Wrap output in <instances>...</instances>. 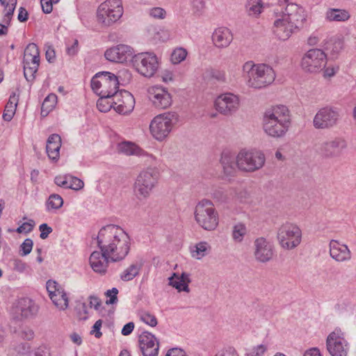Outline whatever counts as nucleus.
Segmentation results:
<instances>
[{"instance_id": "49530a36", "label": "nucleus", "mask_w": 356, "mask_h": 356, "mask_svg": "<svg viewBox=\"0 0 356 356\" xmlns=\"http://www.w3.org/2000/svg\"><path fill=\"white\" fill-rule=\"evenodd\" d=\"M187 56V51L184 48H177L173 51L171 54V61L174 64L180 63L185 60Z\"/></svg>"}, {"instance_id": "09e8293b", "label": "nucleus", "mask_w": 356, "mask_h": 356, "mask_svg": "<svg viewBox=\"0 0 356 356\" xmlns=\"http://www.w3.org/2000/svg\"><path fill=\"white\" fill-rule=\"evenodd\" d=\"M212 197L218 202H225L228 199L227 194L223 188H216L212 193Z\"/></svg>"}, {"instance_id": "bb28decb", "label": "nucleus", "mask_w": 356, "mask_h": 356, "mask_svg": "<svg viewBox=\"0 0 356 356\" xmlns=\"http://www.w3.org/2000/svg\"><path fill=\"white\" fill-rule=\"evenodd\" d=\"M220 163L225 175L234 176L238 168L237 156L229 150H224L221 154Z\"/></svg>"}, {"instance_id": "de8ad7c7", "label": "nucleus", "mask_w": 356, "mask_h": 356, "mask_svg": "<svg viewBox=\"0 0 356 356\" xmlns=\"http://www.w3.org/2000/svg\"><path fill=\"white\" fill-rule=\"evenodd\" d=\"M266 350L267 346L264 344H260L254 346L252 349L249 350L245 353V356H262Z\"/></svg>"}, {"instance_id": "4be33fe9", "label": "nucleus", "mask_w": 356, "mask_h": 356, "mask_svg": "<svg viewBox=\"0 0 356 356\" xmlns=\"http://www.w3.org/2000/svg\"><path fill=\"white\" fill-rule=\"evenodd\" d=\"M138 343L143 356H158L159 343L154 334L143 332L139 336Z\"/></svg>"}, {"instance_id": "0e129e2a", "label": "nucleus", "mask_w": 356, "mask_h": 356, "mask_svg": "<svg viewBox=\"0 0 356 356\" xmlns=\"http://www.w3.org/2000/svg\"><path fill=\"white\" fill-rule=\"evenodd\" d=\"M89 300L90 307L98 310L102 304L101 300L96 296H90Z\"/></svg>"}, {"instance_id": "4468645a", "label": "nucleus", "mask_w": 356, "mask_h": 356, "mask_svg": "<svg viewBox=\"0 0 356 356\" xmlns=\"http://www.w3.org/2000/svg\"><path fill=\"white\" fill-rule=\"evenodd\" d=\"M326 348L331 356H347L349 344L340 329H335L328 334Z\"/></svg>"}, {"instance_id": "8fccbe9b", "label": "nucleus", "mask_w": 356, "mask_h": 356, "mask_svg": "<svg viewBox=\"0 0 356 356\" xmlns=\"http://www.w3.org/2000/svg\"><path fill=\"white\" fill-rule=\"evenodd\" d=\"M27 356H50V350L47 346L42 345L30 352Z\"/></svg>"}, {"instance_id": "6ab92c4d", "label": "nucleus", "mask_w": 356, "mask_h": 356, "mask_svg": "<svg viewBox=\"0 0 356 356\" xmlns=\"http://www.w3.org/2000/svg\"><path fill=\"white\" fill-rule=\"evenodd\" d=\"M113 109L120 114L131 113L135 106L134 96L127 90H120L112 96Z\"/></svg>"}, {"instance_id": "0eeeda50", "label": "nucleus", "mask_w": 356, "mask_h": 356, "mask_svg": "<svg viewBox=\"0 0 356 356\" xmlns=\"http://www.w3.org/2000/svg\"><path fill=\"white\" fill-rule=\"evenodd\" d=\"M159 178V170L156 168H147L137 176L134 185V191L138 199L147 198L156 186Z\"/></svg>"}, {"instance_id": "9d476101", "label": "nucleus", "mask_w": 356, "mask_h": 356, "mask_svg": "<svg viewBox=\"0 0 356 356\" xmlns=\"http://www.w3.org/2000/svg\"><path fill=\"white\" fill-rule=\"evenodd\" d=\"M265 162L264 154L259 150H241L237 155L238 168L243 172H255L261 169Z\"/></svg>"}, {"instance_id": "c03bdc74", "label": "nucleus", "mask_w": 356, "mask_h": 356, "mask_svg": "<svg viewBox=\"0 0 356 356\" xmlns=\"http://www.w3.org/2000/svg\"><path fill=\"white\" fill-rule=\"evenodd\" d=\"M139 317L143 322L151 327H155L158 323L156 316L148 312L140 311Z\"/></svg>"}, {"instance_id": "cd10ccee", "label": "nucleus", "mask_w": 356, "mask_h": 356, "mask_svg": "<svg viewBox=\"0 0 356 356\" xmlns=\"http://www.w3.org/2000/svg\"><path fill=\"white\" fill-rule=\"evenodd\" d=\"M154 106L159 109L168 108L172 102L171 96L167 90L163 88L153 89V92L149 97Z\"/></svg>"}, {"instance_id": "37998d69", "label": "nucleus", "mask_w": 356, "mask_h": 356, "mask_svg": "<svg viewBox=\"0 0 356 356\" xmlns=\"http://www.w3.org/2000/svg\"><path fill=\"white\" fill-rule=\"evenodd\" d=\"M16 5L17 0H8V2L6 6V13L4 14L3 19V22L5 24L10 25Z\"/></svg>"}, {"instance_id": "f704fd0d", "label": "nucleus", "mask_w": 356, "mask_h": 356, "mask_svg": "<svg viewBox=\"0 0 356 356\" xmlns=\"http://www.w3.org/2000/svg\"><path fill=\"white\" fill-rule=\"evenodd\" d=\"M326 18L331 22H345L350 18V15L346 10L331 8L327 11Z\"/></svg>"}, {"instance_id": "ddd939ff", "label": "nucleus", "mask_w": 356, "mask_h": 356, "mask_svg": "<svg viewBox=\"0 0 356 356\" xmlns=\"http://www.w3.org/2000/svg\"><path fill=\"white\" fill-rule=\"evenodd\" d=\"M341 115L337 108L326 106L321 108L315 115L313 124L316 129H330L336 126Z\"/></svg>"}, {"instance_id": "2eb2a0df", "label": "nucleus", "mask_w": 356, "mask_h": 356, "mask_svg": "<svg viewBox=\"0 0 356 356\" xmlns=\"http://www.w3.org/2000/svg\"><path fill=\"white\" fill-rule=\"evenodd\" d=\"M277 17H282L287 23H289L291 27L298 30L303 24L306 17L304 9L296 3H288L284 10L282 8V11L279 9L275 10Z\"/></svg>"}, {"instance_id": "9b49d317", "label": "nucleus", "mask_w": 356, "mask_h": 356, "mask_svg": "<svg viewBox=\"0 0 356 356\" xmlns=\"http://www.w3.org/2000/svg\"><path fill=\"white\" fill-rule=\"evenodd\" d=\"M22 63L24 78L32 83L40 65V51L35 43H30L25 48Z\"/></svg>"}, {"instance_id": "f3484780", "label": "nucleus", "mask_w": 356, "mask_h": 356, "mask_svg": "<svg viewBox=\"0 0 356 356\" xmlns=\"http://www.w3.org/2000/svg\"><path fill=\"white\" fill-rule=\"evenodd\" d=\"M348 147L346 140L341 137L324 140L318 144L317 152L325 159L339 157Z\"/></svg>"}, {"instance_id": "a19ab883", "label": "nucleus", "mask_w": 356, "mask_h": 356, "mask_svg": "<svg viewBox=\"0 0 356 356\" xmlns=\"http://www.w3.org/2000/svg\"><path fill=\"white\" fill-rule=\"evenodd\" d=\"M63 204V200L58 194H51L46 203L47 211H50L52 209H58Z\"/></svg>"}, {"instance_id": "603ef678", "label": "nucleus", "mask_w": 356, "mask_h": 356, "mask_svg": "<svg viewBox=\"0 0 356 356\" xmlns=\"http://www.w3.org/2000/svg\"><path fill=\"white\" fill-rule=\"evenodd\" d=\"M35 226V222L33 220H29V222H24L17 229V233H26L31 232Z\"/></svg>"}, {"instance_id": "79ce46f5", "label": "nucleus", "mask_w": 356, "mask_h": 356, "mask_svg": "<svg viewBox=\"0 0 356 356\" xmlns=\"http://www.w3.org/2000/svg\"><path fill=\"white\" fill-rule=\"evenodd\" d=\"M99 97L97 102V107L99 111L106 113L109 111L111 108H113L112 97H104L102 95H99Z\"/></svg>"}, {"instance_id": "13d9d810", "label": "nucleus", "mask_w": 356, "mask_h": 356, "mask_svg": "<svg viewBox=\"0 0 356 356\" xmlns=\"http://www.w3.org/2000/svg\"><path fill=\"white\" fill-rule=\"evenodd\" d=\"M39 230L40 232V237L42 239H46L49 234L53 232V229L47 223L41 224L39 226Z\"/></svg>"}, {"instance_id": "5fc2aeb1", "label": "nucleus", "mask_w": 356, "mask_h": 356, "mask_svg": "<svg viewBox=\"0 0 356 356\" xmlns=\"http://www.w3.org/2000/svg\"><path fill=\"white\" fill-rule=\"evenodd\" d=\"M208 244L206 242H200L195 246V251L197 254V259H200L207 254Z\"/></svg>"}, {"instance_id": "7ed1b4c3", "label": "nucleus", "mask_w": 356, "mask_h": 356, "mask_svg": "<svg viewBox=\"0 0 356 356\" xmlns=\"http://www.w3.org/2000/svg\"><path fill=\"white\" fill-rule=\"evenodd\" d=\"M243 71L248 86L256 89L270 85L275 79L273 69L266 64H254L248 61L243 65Z\"/></svg>"}, {"instance_id": "58836bf2", "label": "nucleus", "mask_w": 356, "mask_h": 356, "mask_svg": "<svg viewBox=\"0 0 356 356\" xmlns=\"http://www.w3.org/2000/svg\"><path fill=\"white\" fill-rule=\"evenodd\" d=\"M261 0H248L245 3V10L248 15L257 16L261 13Z\"/></svg>"}, {"instance_id": "412c9836", "label": "nucleus", "mask_w": 356, "mask_h": 356, "mask_svg": "<svg viewBox=\"0 0 356 356\" xmlns=\"http://www.w3.org/2000/svg\"><path fill=\"white\" fill-rule=\"evenodd\" d=\"M134 49L127 44H118L105 51V58L111 62L123 63L134 57Z\"/></svg>"}, {"instance_id": "20e7f679", "label": "nucleus", "mask_w": 356, "mask_h": 356, "mask_svg": "<svg viewBox=\"0 0 356 356\" xmlns=\"http://www.w3.org/2000/svg\"><path fill=\"white\" fill-rule=\"evenodd\" d=\"M179 122V115L174 111L166 112L154 118L149 124V130L157 140H164L174 126Z\"/></svg>"}, {"instance_id": "ea45409f", "label": "nucleus", "mask_w": 356, "mask_h": 356, "mask_svg": "<svg viewBox=\"0 0 356 356\" xmlns=\"http://www.w3.org/2000/svg\"><path fill=\"white\" fill-rule=\"evenodd\" d=\"M247 234V228L245 224L238 222L233 226L232 236L236 243H241Z\"/></svg>"}, {"instance_id": "338daca9", "label": "nucleus", "mask_w": 356, "mask_h": 356, "mask_svg": "<svg viewBox=\"0 0 356 356\" xmlns=\"http://www.w3.org/2000/svg\"><path fill=\"white\" fill-rule=\"evenodd\" d=\"M134 329V323L133 322H129L124 325L122 329L121 333L124 336L129 335Z\"/></svg>"}, {"instance_id": "a211bd4d", "label": "nucleus", "mask_w": 356, "mask_h": 356, "mask_svg": "<svg viewBox=\"0 0 356 356\" xmlns=\"http://www.w3.org/2000/svg\"><path fill=\"white\" fill-rule=\"evenodd\" d=\"M253 254L257 261L267 263L274 257V246L264 237H259L254 241Z\"/></svg>"}, {"instance_id": "6e6552de", "label": "nucleus", "mask_w": 356, "mask_h": 356, "mask_svg": "<svg viewBox=\"0 0 356 356\" xmlns=\"http://www.w3.org/2000/svg\"><path fill=\"white\" fill-rule=\"evenodd\" d=\"M277 238L283 249L293 250L301 243L302 231L297 225L287 222L278 228Z\"/></svg>"}, {"instance_id": "774afa93", "label": "nucleus", "mask_w": 356, "mask_h": 356, "mask_svg": "<svg viewBox=\"0 0 356 356\" xmlns=\"http://www.w3.org/2000/svg\"><path fill=\"white\" fill-rule=\"evenodd\" d=\"M165 356H186V353L179 348H172L169 350Z\"/></svg>"}, {"instance_id": "e2e57ef3", "label": "nucleus", "mask_w": 356, "mask_h": 356, "mask_svg": "<svg viewBox=\"0 0 356 356\" xmlns=\"http://www.w3.org/2000/svg\"><path fill=\"white\" fill-rule=\"evenodd\" d=\"M20 337L25 340H31L34 337V332L29 327H25L20 332Z\"/></svg>"}, {"instance_id": "c9c22d12", "label": "nucleus", "mask_w": 356, "mask_h": 356, "mask_svg": "<svg viewBox=\"0 0 356 356\" xmlns=\"http://www.w3.org/2000/svg\"><path fill=\"white\" fill-rule=\"evenodd\" d=\"M49 298L60 309L65 310L68 307V298L63 289L57 291V293Z\"/></svg>"}, {"instance_id": "b1692460", "label": "nucleus", "mask_w": 356, "mask_h": 356, "mask_svg": "<svg viewBox=\"0 0 356 356\" xmlns=\"http://www.w3.org/2000/svg\"><path fill=\"white\" fill-rule=\"evenodd\" d=\"M330 255L338 262H346L351 259L352 254L348 247L337 240L332 239L329 243Z\"/></svg>"}, {"instance_id": "680f3d73", "label": "nucleus", "mask_w": 356, "mask_h": 356, "mask_svg": "<svg viewBox=\"0 0 356 356\" xmlns=\"http://www.w3.org/2000/svg\"><path fill=\"white\" fill-rule=\"evenodd\" d=\"M42 11L49 14L52 11L54 1L51 0H40Z\"/></svg>"}, {"instance_id": "423d86ee", "label": "nucleus", "mask_w": 356, "mask_h": 356, "mask_svg": "<svg viewBox=\"0 0 356 356\" xmlns=\"http://www.w3.org/2000/svg\"><path fill=\"white\" fill-rule=\"evenodd\" d=\"M119 86L118 76L110 72H99L91 80V88L98 95L112 97Z\"/></svg>"}, {"instance_id": "aec40b11", "label": "nucleus", "mask_w": 356, "mask_h": 356, "mask_svg": "<svg viewBox=\"0 0 356 356\" xmlns=\"http://www.w3.org/2000/svg\"><path fill=\"white\" fill-rule=\"evenodd\" d=\"M216 109L220 113L229 115L236 112L239 106L238 97L232 93H225L215 101Z\"/></svg>"}, {"instance_id": "dca6fc26", "label": "nucleus", "mask_w": 356, "mask_h": 356, "mask_svg": "<svg viewBox=\"0 0 356 356\" xmlns=\"http://www.w3.org/2000/svg\"><path fill=\"white\" fill-rule=\"evenodd\" d=\"M326 65V54L321 49L309 50L302 58L301 66L308 72H317Z\"/></svg>"}, {"instance_id": "473e14b6", "label": "nucleus", "mask_w": 356, "mask_h": 356, "mask_svg": "<svg viewBox=\"0 0 356 356\" xmlns=\"http://www.w3.org/2000/svg\"><path fill=\"white\" fill-rule=\"evenodd\" d=\"M118 151L126 155L149 156L138 146L131 142H123L118 145Z\"/></svg>"}, {"instance_id": "bf43d9fd", "label": "nucleus", "mask_w": 356, "mask_h": 356, "mask_svg": "<svg viewBox=\"0 0 356 356\" xmlns=\"http://www.w3.org/2000/svg\"><path fill=\"white\" fill-rule=\"evenodd\" d=\"M102 323L103 321L101 319L97 321L92 327L90 334H94L95 337L97 339L100 338L102 336V333L100 331Z\"/></svg>"}, {"instance_id": "f257e3e1", "label": "nucleus", "mask_w": 356, "mask_h": 356, "mask_svg": "<svg viewBox=\"0 0 356 356\" xmlns=\"http://www.w3.org/2000/svg\"><path fill=\"white\" fill-rule=\"evenodd\" d=\"M97 246L108 255L112 261L124 259L130 250V238L119 226L107 225L101 228L97 236Z\"/></svg>"}, {"instance_id": "052dcab7", "label": "nucleus", "mask_w": 356, "mask_h": 356, "mask_svg": "<svg viewBox=\"0 0 356 356\" xmlns=\"http://www.w3.org/2000/svg\"><path fill=\"white\" fill-rule=\"evenodd\" d=\"M213 356H238V355L233 347H229L218 352Z\"/></svg>"}, {"instance_id": "e433bc0d", "label": "nucleus", "mask_w": 356, "mask_h": 356, "mask_svg": "<svg viewBox=\"0 0 356 356\" xmlns=\"http://www.w3.org/2000/svg\"><path fill=\"white\" fill-rule=\"evenodd\" d=\"M141 267L142 264H132L122 273L120 275L121 280L124 282L132 280L139 274Z\"/></svg>"}, {"instance_id": "69168bd1", "label": "nucleus", "mask_w": 356, "mask_h": 356, "mask_svg": "<svg viewBox=\"0 0 356 356\" xmlns=\"http://www.w3.org/2000/svg\"><path fill=\"white\" fill-rule=\"evenodd\" d=\"M211 76L213 79H216L218 81H225V74L224 72H221L219 70H211Z\"/></svg>"}, {"instance_id": "2f4dec72", "label": "nucleus", "mask_w": 356, "mask_h": 356, "mask_svg": "<svg viewBox=\"0 0 356 356\" xmlns=\"http://www.w3.org/2000/svg\"><path fill=\"white\" fill-rule=\"evenodd\" d=\"M191 282L189 274L182 273L180 275L178 273H174L172 275L169 277V284L178 291H185L188 293L190 291L188 284Z\"/></svg>"}, {"instance_id": "f03ea898", "label": "nucleus", "mask_w": 356, "mask_h": 356, "mask_svg": "<svg viewBox=\"0 0 356 356\" xmlns=\"http://www.w3.org/2000/svg\"><path fill=\"white\" fill-rule=\"evenodd\" d=\"M263 129L270 137L278 138L285 136L291 124L288 108L284 105L267 108L263 116Z\"/></svg>"}, {"instance_id": "864d4df0", "label": "nucleus", "mask_w": 356, "mask_h": 356, "mask_svg": "<svg viewBox=\"0 0 356 356\" xmlns=\"http://www.w3.org/2000/svg\"><path fill=\"white\" fill-rule=\"evenodd\" d=\"M33 242L31 238H26L22 244L20 245L21 250L22 252L21 253L22 256H26L29 254L33 248Z\"/></svg>"}, {"instance_id": "4d7b16f0", "label": "nucleus", "mask_w": 356, "mask_h": 356, "mask_svg": "<svg viewBox=\"0 0 356 356\" xmlns=\"http://www.w3.org/2000/svg\"><path fill=\"white\" fill-rule=\"evenodd\" d=\"M165 14V10L159 7L153 8L149 10V15L156 19H163Z\"/></svg>"}, {"instance_id": "393cba45", "label": "nucleus", "mask_w": 356, "mask_h": 356, "mask_svg": "<svg viewBox=\"0 0 356 356\" xmlns=\"http://www.w3.org/2000/svg\"><path fill=\"white\" fill-rule=\"evenodd\" d=\"M233 40L232 31L227 27H219L212 34V41L214 45L220 49L229 47Z\"/></svg>"}, {"instance_id": "a878e982", "label": "nucleus", "mask_w": 356, "mask_h": 356, "mask_svg": "<svg viewBox=\"0 0 356 356\" xmlns=\"http://www.w3.org/2000/svg\"><path fill=\"white\" fill-rule=\"evenodd\" d=\"M102 250L94 251L90 257V264L92 270L98 273L104 274L108 265L110 259L108 255H104Z\"/></svg>"}, {"instance_id": "72a5a7b5", "label": "nucleus", "mask_w": 356, "mask_h": 356, "mask_svg": "<svg viewBox=\"0 0 356 356\" xmlns=\"http://www.w3.org/2000/svg\"><path fill=\"white\" fill-rule=\"evenodd\" d=\"M18 103V96L15 95V93H13L10 96L9 100L6 104L4 109V112L3 113V119L6 122H10L16 111V108Z\"/></svg>"}, {"instance_id": "c756f323", "label": "nucleus", "mask_w": 356, "mask_h": 356, "mask_svg": "<svg viewBox=\"0 0 356 356\" xmlns=\"http://www.w3.org/2000/svg\"><path fill=\"white\" fill-rule=\"evenodd\" d=\"M54 182L60 187L70 188L74 191H79L84 186L83 181L81 179L70 175L56 176L54 179Z\"/></svg>"}, {"instance_id": "a18cd8bd", "label": "nucleus", "mask_w": 356, "mask_h": 356, "mask_svg": "<svg viewBox=\"0 0 356 356\" xmlns=\"http://www.w3.org/2000/svg\"><path fill=\"white\" fill-rule=\"evenodd\" d=\"M343 48V43L341 40H331L325 47V50L330 51L332 55L337 54Z\"/></svg>"}, {"instance_id": "6e6d98bb", "label": "nucleus", "mask_w": 356, "mask_h": 356, "mask_svg": "<svg viewBox=\"0 0 356 356\" xmlns=\"http://www.w3.org/2000/svg\"><path fill=\"white\" fill-rule=\"evenodd\" d=\"M47 290L49 293V297L51 296V295L55 294L57 293V291H60V289H62L63 288L58 286V283L55 281L52 280H48L47 282Z\"/></svg>"}, {"instance_id": "4c0bfd02", "label": "nucleus", "mask_w": 356, "mask_h": 356, "mask_svg": "<svg viewBox=\"0 0 356 356\" xmlns=\"http://www.w3.org/2000/svg\"><path fill=\"white\" fill-rule=\"evenodd\" d=\"M57 101V96L54 94L49 95L43 101L41 106V115L47 116L54 108Z\"/></svg>"}, {"instance_id": "1a4fd4ad", "label": "nucleus", "mask_w": 356, "mask_h": 356, "mask_svg": "<svg viewBox=\"0 0 356 356\" xmlns=\"http://www.w3.org/2000/svg\"><path fill=\"white\" fill-rule=\"evenodd\" d=\"M123 14L121 0H106L98 7V22L104 26H111L116 22Z\"/></svg>"}, {"instance_id": "7c9ffc66", "label": "nucleus", "mask_w": 356, "mask_h": 356, "mask_svg": "<svg viewBox=\"0 0 356 356\" xmlns=\"http://www.w3.org/2000/svg\"><path fill=\"white\" fill-rule=\"evenodd\" d=\"M61 147V138L58 134L50 135L47 141L46 152L49 158L52 161H58Z\"/></svg>"}, {"instance_id": "c85d7f7f", "label": "nucleus", "mask_w": 356, "mask_h": 356, "mask_svg": "<svg viewBox=\"0 0 356 356\" xmlns=\"http://www.w3.org/2000/svg\"><path fill=\"white\" fill-rule=\"evenodd\" d=\"M278 18L274 22L273 33L281 40H286L291 35V34L297 30L294 27H291L289 23H287L282 17Z\"/></svg>"}, {"instance_id": "3c124183", "label": "nucleus", "mask_w": 356, "mask_h": 356, "mask_svg": "<svg viewBox=\"0 0 356 356\" xmlns=\"http://www.w3.org/2000/svg\"><path fill=\"white\" fill-rule=\"evenodd\" d=\"M118 290L117 288L113 287L112 289L107 290L105 292V296L108 297L109 299L106 301V305H114L118 302Z\"/></svg>"}, {"instance_id": "39448f33", "label": "nucleus", "mask_w": 356, "mask_h": 356, "mask_svg": "<svg viewBox=\"0 0 356 356\" xmlns=\"http://www.w3.org/2000/svg\"><path fill=\"white\" fill-rule=\"evenodd\" d=\"M195 218L204 229L214 230L218 225V214L211 200L204 199L195 207Z\"/></svg>"}, {"instance_id": "f8f14e48", "label": "nucleus", "mask_w": 356, "mask_h": 356, "mask_svg": "<svg viewBox=\"0 0 356 356\" xmlns=\"http://www.w3.org/2000/svg\"><path fill=\"white\" fill-rule=\"evenodd\" d=\"M132 63L138 73L145 77H152L159 68V62L154 53L142 52L134 55Z\"/></svg>"}, {"instance_id": "5701e85b", "label": "nucleus", "mask_w": 356, "mask_h": 356, "mask_svg": "<svg viewBox=\"0 0 356 356\" xmlns=\"http://www.w3.org/2000/svg\"><path fill=\"white\" fill-rule=\"evenodd\" d=\"M38 310V306L29 298L19 299L14 307L15 314L22 319L33 316L37 314Z\"/></svg>"}]
</instances>
